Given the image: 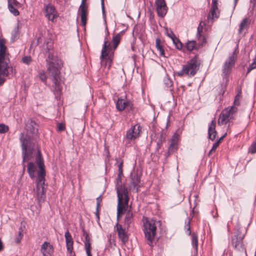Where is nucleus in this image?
<instances>
[{"instance_id": "f257e3e1", "label": "nucleus", "mask_w": 256, "mask_h": 256, "mask_svg": "<svg viewBox=\"0 0 256 256\" xmlns=\"http://www.w3.org/2000/svg\"><path fill=\"white\" fill-rule=\"evenodd\" d=\"M36 125V123L34 120H29L26 124L28 134L24 135L21 133L20 140L22 144L23 172H24L26 170L24 162L31 160L34 158V154L36 153V162L39 170L36 180V189L38 202H44L46 196V170L42 154L36 142L38 129L35 128Z\"/></svg>"}, {"instance_id": "f03ea898", "label": "nucleus", "mask_w": 256, "mask_h": 256, "mask_svg": "<svg viewBox=\"0 0 256 256\" xmlns=\"http://www.w3.org/2000/svg\"><path fill=\"white\" fill-rule=\"evenodd\" d=\"M114 166L118 168V176L116 178V190L118 202L117 206V219L122 215L126 210L129 198L126 186L122 182V178L124 177L123 174L124 160L122 158H116Z\"/></svg>"}, {"instance_id": "7ed1b4c3", "label": "nucleus", "mask_w": 256, "mask_h": 256, "mask_svg": "<svg viewBox=\"0 0 256 256\" xmlns=\"http://www.w3.org/2000/svg\"><path fill=\"white\" fill-rule=\"evenodd\" d=\"M6 40L0 38V86L5 82V77L8 76V62L10 61L6 53L7 48L6 46Z\"/></svg>"}, {"instance_id": "20e7f679", "label": "nucleus", "mask_w": 256, "mask_h": 256, "mask_svg": "<svg viewBox=\"0 0 256 256\" xmlns=\"http://www.w3.org/2000/svg\"><path fill=\"white\" fill-rule=\"evenodd\" d=\"M161 225V222L156 219L146 218L143 223V231L146 238L148 240V244L152 246L153 240L156 235L157 228Z\"/></svg>"}, {"instance_id": "39448f33", "label": "nucleus", "mask_w": 256, "mask_h": 256, "mask_svg": "<svg viewBox=\"0 0 256 256\" xmlns=\"http://www.w3.org/2000/svg\"><path fill=\"white\" fill-rule=\"evenodd\" d=\"M200 60L196 56L190 60L186 64L182 65L180 70L176 72L178 76H188L189 77L194 76L200 68Z\"/></svg>"}, {"instance_id": "423d86ee", "label": "nucleus", "mask_w": 256, "mask_h": 256, "mask_svg": "<svg viewBox=\"0 0 256 256\" xmlns=\"http://www.w3.org/2000/svg\"><path fill=\"white\" fill-rule=\"evenodd\" d=\"M112 50V46L108 40H105L103 45L101 56V64L102 66H108L110 69L112 64V53H110Z\"/></svg>"}, {"instance_id": "0eeeda50", "label": "nucleus", "mask_w": 256, "mask_h": 256, "mask_svg": "<svg viewBox=\"0 0 256 256\" xmlns=\"http://www.w3.org/2000/svg\"><path fill=\"white\" fill-rule=\"evenodd\" d=\"M236 61V56L234 52L224 62L222 66V76L223 80L226 81L228 80V76L232 72V68L234 66Z\"/></svg>"}, {"instance_id": "6e6552de", "label": "nucleus", "mask_w": 256, "mask_h": 256, "mask_svg": "<svg viewBox=\"0 0 256 256\" xmlns=\"http://www.w3.org/2000/svg\"><path fill=\"white\" fill-rule=\"evenodd\" d=\"M236 110V108L232 106L230 109L227 108L222 110L218 120V124L222 126L230 122Z\"/></svg>"}, {"instance_id": "1a4fd4ad", "label": "nucleus", "mask_w": 256, "mask_h": 256, "mask_svg": "<svg viewBox=\"0 0 256 256\" xmlns=\"http://www.w3.org/2000/svg\"><path fill=\"white\" fill-rule=\"evenodd\" d=\"M78 11L80 16L82 26L85 27L88 15V6L86 4V0H82Z\"/></svg>"}, {"instance_id": "9d476101", "label": "nucleus", "mask_w": 256, "mask_h": 256, "mask_svg": "<svg viewBox=\"0 0 256 256\" xmlns=\"http://www.w3.org/2000/svg\"><path fill=\"white\" fill-rule=\"evenodd\" d=\"M140 126L138 124H136L128 129L126 132V138L128 140H134L140 134Z\"/></svg>"}, {"instance_id": "9b49d317", "label": "nucleus", "mask_w": 256, "mask_h": 256, "mask_svg": "<svg viewBox=\"0 0 256 256\" xmlns=\"http://www.w3.org/2000/svg\"><path fill=\"white\" fill-rule=\"evenodd\" d=\"M48 70L52 77V80L54 78L58 79V75L60 73V71L58 68L56 66L54 62H48Z\"/></svg>"}, {"instance_id": "f8f14e48", "label": "nucleus", "mask_w": 256, "mask_h": 256, "mask_svg": "<svg viewBox=\"0 0 256 256\" xmlns=\"http://www.w3.org/2000/svg\"><path fill=\"white\" fill-rule=\"evenodd\" d=\"M201 24L202 22H200L198 27L196 38L198 40L199 46H203L206 42V38L205 36H202L204 28Z\"/></svg>"}, {"instance_id": "ddd939ff", "label": "nucleus", "mask_w": 256, "mask_h": 256, "mask_svg": "<svg viewBox=\"0 0 256 256\" xmlns=\"http://www.w3.org/2000/svg\"><path fill=\"white\" fill-rule=\"evenodd\" d=\"M40 250L44 256H52L54 252V248L50 242H45L42 245Z\"/></svg>"}, {"instance_id": "4468645a", "label": "nucleus", "mask_w": 256, "mask_h": 256, "mask_svg": "<svg viewBox=\"0 0 256 256\" xmlns=\"http://www.w3.org/2000/svg\"><path fill=\"white\" fill-rule=\"evenodd\" d=\"M44 8L46 17L49 20H52L56 16L54 7L50 4H44Z\"/></svg>"}, {"instance_id": "2eb2a0df", "label": "nucleus", "mask_w": 256, "mask_h": 256, "mask_svg": "<svg viewBox=\"0 0 256 256\" xmlns=\"http://www.w3.org/2000/svg\"><path fill=\"white\" fill-rule=\"evenodd\" d=\"M82 232L83 233V236L84 237V246L86 248V253L88 256H92L90 252L91 246H90V238L89 234L86 232V230L82 228Z\"/></svg>"}, {"instance_id": "dca6fc26", "label": "nucleus", "mask_w": 256, "mask_h": 256, "mask_svg": "<svg viewBox=\"0 0 256 256\" xmlns=\"http://www.w3.org/2000/svg\"><path fill=\"white\" fill-rule=\"evenodd\" d=\"M216 122L212 120L208 124V138L214 141L217 135V132L216 130Z\"/></svg>"}, {"instance_id": "f3484780", "label": "nucleus", "mask_w": 256, "mask_h": 256, "mask_svg": "<svg viewBox=\"0 0 256 256\" xmlns=\"http://www.w3.org/2000/svg\"><path fill=\"white\" fill-rule=\"evenodd\" d=\"M116 226L119 238L123 243L125 244L128 240V236L125 232V229L118 222L116 223Z\"/></svg>"}, {"instance_id": "a211bd4d", "label": "nucleus", "mask_w": 256, "mask_h": 256, "mask_svg": "<svg viewBox=\"0 0 256 256\" xmlns=\"http://www.w3.org/2000/svg\"><path fill=\"white\" fill-rule=\"evenodd\" d=\"M218 10V2L216 0H212V6L211 7L210 14L208 16V19L213 20L214 18H218L219 16L220 12H218V14L216 11Z\"/></svg>"}, {"instance_id": "6ab92c4d", "label": "nucleus", "mask_w": 256, "mask_h": 256, "mask_svg": "<svg viewBox=\"0 0 256 256\" xmlns=\"http://www.w3.org/2000/svg\"><path fill=\"white\" fill-rule=\"evenodd\" d=\"M64 236L66 238V242L68 252H69L70 254H72L73 250L72 246L74 242L72 238V236L68 230H67V231L65 233Z\"/></svg>"}, {"instance_id": "aec40b11", "label": "nucleus", "mask_w": 256, "mask_h": 256, "mask_svg": "<svg viewBox=\"0 0 256 256\" xmlns=\"http://www.w3.org/2000/svg\"><path fill=\"white\" fill-rule=\"evenodd\" d=\"M124 98H118L116 102V108L119 111L123 110L125 108L130 104V102L126 100Z\"/></svg>"}, {"instance_id": "412c9836", "label": "nucleus", "mask_w": 256, "mask_h": 256, "mask_svg": "<svg viewBox=\"0 0 256 256\" xmlns=\"http://www.w3.org/2000/svg\"><path fill=\"white\" fill-rule=\"evenodd\" d=\"M125 33V31L122 30L113 36V52L116 50L119 45L121 40L122 37Z\"/></svg>"}, {"instance_id": "4be33fe9", "label": "nucleus", "mask_w": 256, "mask_h": 256, "mask_svg": "<svg viewBox=\"0 0 256 256\" xmlns=\"http://www.w3.org/2000/svg\"><path fill=\"white\" fill-rule=\"evenodd\" d=\"M54 85V94L57 99L59 98L62 94V86L58 79H54L52 80Z\"/></svg>"}, {"instance_id": "5701e85b", "label": "nucleus", "mask_w": 256, "mask_h": 256, "mask_svg": "<svg viewBox=\"0 0 256 256\" xmlns=\"http://www.w3.org/2000/svg\"><path fill=\"white\" fill-rule=\"evenodd\" d=\"M177 136L174 134L172 137V142L168 148V154H172L174 150H177Z\"/></svg>"}, {"instance_id": "b1692460", "label": "nucleus", "mask_w": 256, "mask_h": 256, "mask_svg": "<svg viewBox=\"0 0 256 256\" xmlns=\"http://www.w3.org/2000/svg\"><path fill=\"white\" fill-rule=\"evenodd\" d=\"M168 10V8L166 5L156 6V12L160 17H164L166 15Z\"/></svg>"}, {"instance_id": "393cba45", "label": "nucleus", "mask_w": 256, "mask_h": 256, "mask_svg": "<svg viewBox=\"0 0 256 256\" xmlns=\"http://www.w3.org/2000/svg\"><path fill=\"white\" fill-rule=\"evenodd\" d=\"M36 170V166L34 162H30L28 164L27 172L29 174L30 177L32 179L35 178L34 172Z\"/></svg>"}, {"instance_id": "a878e982", "label": "nucleus", "mask_w": 256, "mask_h": 256, "mask_svg": "<svg viewBox=\"0 0 256 256\" xmlns=\"http://www.w3.org/2000/svg\"><path fill=\"white\" fill-rule=\"evenodd\" d=\"M243 236L238 235L235 236L234 238L232 239V244L234 247L236 248L242 244Z\"/></svg>"}, {"instance_id": "bb28decb", "label": "nucleus", "mask_w": 256, "mask_h": 256, "mask_svg": "<svg viewBox=\"0 0 256 256\" xmlns=\"http://www.w3.org/2000/svg\"><path fill=\"white\" fill-rule=\"evenodd\" d=\"M156 46L157 48V50L159 51L160 55V56H163L164 57H166L164 55V49L160 44V38H156Z\"/></svg>"}, {"instance_id": "cd10ccee", "label": "nucleus", "mask_w": 256, "mask_h": 256, "mask_svg": "<svg viewBox=\"0 0 256 256\" xmlns=\"http://www.w3.org/2000/svg\"><path fill=\"white\" fill-rule=\"evenodd\" d=\"M190 220L191 218L189 217H187L185 220L184 230L188 236H190L192 234L190 231Z\"/></svg>"}, {"instance_id": "c85d7f7f", "label": "nucleus", "mask_w": 256, "mask_h": 256, "mask_svg": "<svg viewBox=\"0 0 256 256\" xmlns=\"http://www.w3.org/2000/svg\"><path fill=\"white\" fill-rule=\"evenodd\" d=\"M249 23V20L248 18H244L242 21L240 22V24L238 28V32L242 33L245 26H247Z\"/></svg>"}, {"instance_id": "c756f323", "label": "nucleus", "mask_w": 256, "mask_h": 256, "mask_svg": "<svg viewBox=\"0 0 256 256\" xmlns=\"http://www.w3.org/2000/svg\"><path fill=\"white\" fill-rule=\"evenodd\" d=\"M140 182V176L138 174H134L132 176V184L135 188L137 186Z\"/></svg>"}, {"instance_id": "7c9ffc66", "label": "nucleus", "mask_w": 256, "mask_h": 256, "mask_svg": "<svg viewBox=\"0 0 256 256\" xmlns=\"http://www.w3.org/2000/svg\"><path fill=\"white\" fill-rule=\"evenodd\" d=\"M196 44V42L194 40H188L186 44V47L188 50L191 52L195 48Z\"/></svg>"}, {"instance_id": "2f4dec72", "label": "nucleus", "mask_w": 256, "mask_h": 256, "mask_svg": "<svg viewBox=\"0 0 256 256\" xmlns=\"http://www.w3.org/2000/svg\"><path fill=\"white\" fill-rule=\"evenodd\" d=\"M173 44H174L176 48L178 50H182V44L180 41V39L176 37L174 38L172 40Z\"/></svg>"}, {"instance_id": "473e14b6", "label": "nucleus", "mask_w": 256, "mask_h": 256, "mask_svg": "<svg viewBox=\"0 0 256 256\" xmlns=\"http://www.w3.org/2000/svg\"><path fill=\"white\" fill-rule=\"evenodd\" d=\"M165 138L162 134H160L156 142V152H158L162 146V142Z\"/></svg>"}, {"instance_id": "72a5a7b5", "label": "nucleus", "mask_w": 256, "mask_h": 256, "mask_svg": "<svg viewBox=\"0 0 256 256\" xmlns=\"http://www.w3.org/2000/svg\"><path fill=\"white\" fill-rule=\"evenodd\" d=\"M16 6H12V4L9 1L8 8L9 10L11 13H12L14 16H18L20 14L18 10L15 8Z\"/></svg>"}, {"instance_id": "f704fd0d", "label": "nucleus", "mask_w": 256, "mask_h": 256, "mask_svg": "<svg viewBox=\"0 0 256 256\" xmlns=\"http://www.w3.org/2000/svg\"><path fill=\"white\" fill-rule=\"evenodd\" d=\"M192 244L193 247L197 250L198 246V236L194 233H193L192 236Z\"/></svg>"}, {"instance_id": "c9c22d12", "label": "nucleus", "mask_w": 256, "mask_h": 256, "mask_svg": "<svg viewBox=\"0 0 256 256\" xmlns=\"http://www.w3.org/2000/svg\"><path fill=\"white\" fill-rule=\"evenodd\" d=\"M164 83L167 88H170L172 86V81L168 76L164 78Z\"/></svg>"}, {"instance_id": "e433bc0d", "label": "nucleus", "mask_w": 256, "mask_h": 256, "mask_svg": "<svg viewBox=\"0 0 256 256\" xmlns=\"http://www.w3.org/2000/svg\"><path fill=\"white\" fill-rule=\"evenodd\" d=\"M111 236L112 234H110L108 236V240L107 243L106 244L105 250H110V249L112 248V242H111Z\"/></svg>"}, {"instance_id": "4c0bfd02", "label": "nucleus", "mask_w": 256, "mask_h": 256, "mask_svg": "<svg viewBox=\"0 0 256 256\" xmlns=\"http://www.w3.org/2000/svg\"><path fill=\"white\" fill-rule=\"evenodd\" d=\"M248 152L254 154L256 152V142H253L248 148Z\"/></svg>"}, {"instance_id": "58836bf2", "label": "nucleus", "mask_w": 256, "mask_h": 256, "mask_svg": "<svg viewBox=\"0 0 256 256\" xmlns=\"http://www.w3.org/2000/svg\"><path fill=\"white\" fill-rule=\"evenodd\" d=\"M132 218H133L132 214L130 212H128L126 214V218H125V222L126 224H129L131 222Z\"/></svg>"}, {"instance_id": "ea45409f", "label": "nucleus", "mask_w": 256, "mask_h": 256, "mask_svg": "<svg viewBox=\"0 0 256 256\" xmlns=\"http://www.w3.org/2000/svg\"><path fill=\"white\" fill-rule=\"evenodd\" d=\"M219 145H220V141H216V142H215L213 144L212 148L208 152V155L210 156L213 152H215L216 149L219 146Z\"/></svg>"}, {"instance_id": "a19ab883", "label": "nucleus", "mask_w": 256, "mask_h": 256, "mask_svg": "<svg viewBox=\"0 0 256 256\" xmlns=\"http://www.w3.org/2000/svg\"><path fill=\"white\" fill-rule=\"evenodd\" d=\"M8 130V127L4 124H0V133L4 134Z\"/></svg>"}, {"instance_id": "79ce46f5", "label": "nucleus", "mask_w": 256, "mask_h": 256, "mask_svg": "<svg viewBox=\"0 0 256 256\" xmlns=\"http://www.w3.org/2000/svg\"><path fill=\"white\" fill-rule=\"evenodd\" d=\"M18 26H16L14 30L12 32V38L13 40L18 38Z\"/></svg>"}, {"instance_id": "37998d69", "label": "nucleus", "mask_w": 256, "mask_h": 256, "mask_svg": "<svg viewBox=\"0 0 256 256\" xmlns=\"http://www.w3.org/2000/svg\"><path fill=\"white\" fill-rule=\"evenodd\" d=\"M32 61V59L30 56H24L22 58V62L24 64H29Z\"/></svg>"}, {"instance_id": "c03bdc74", "label": "nucleus", "mask_w": 256, "mask_h": 256, "mask_svg": "<svg viewBox=\"0 0 256 256\" xmlns=\"http://www.w3.org/2000/svg\"><path fill=\"white\" fill-rule=\"evenodd\" d=\"M65 126L62 123H58L57 124V130L59 132L64 131L65 130Z\"/></svg>"}, {"instance_id": "a18cd8bd", "label": "nucleus", "mask_w": 256, "mask_h": 256, "mask_svg": "<svg viewBox=\"0 0 256 256\" xmlns=\"http://www.w3.org/2000/svg\"><path fill=\"white\" fill-rule=\"evenodd\" d=\"M38 77L40 79L42 82H46V74L44 72H40L39 74Z\"/></svg>"}, {"instance_id": "49530a36", "label": "nucleus", "mask_w": 256, "mask_h": 256, "mask_svg": "<svg viewBox=\"0 0 256 256\" xmlns=\"http://www.w3.org/2000/svg\"><path fill=\"white\" fill-rule=\"evenodd\" d=\"M20 230L18 232V237L16 238V240H15L17 244H18L20 242V240L22 237V228H20Z\"/></svg>"}, {"instance_id": "de8ad7c7", "label": "nucleus", "mask_w": 256, "mask_h": 256, "mask_svg": "<svg viewBox=\"0 0 256 256\" xmlns=\"http://www.w3.org/2000/svg\"><path fill=\"white\" fill-rule=\"evenodd\" d=\"M240 96L238 94H237L234 98V104L235 106H238L240 104L239 100L240 99Z\"/></svg>"}, {"instance_id": "09e8293b", "label": "nucleus", "mask_w": 256, "mask_h": 256, "mask_svg": "<svg viewBox=\"0 0 256 256\" xmlns=\"http://www.w3.org/2000/svg\"><path fill=\"white\" fill-rule=\"evenodd\" d=\"M156 6H165L166 5L165 0H156Z\"/></svg>"}, {"instance_id": "8fccbe9b", "label": "nucleus", "mask_w": 256, "mask_h": 256, "mask_svg": "<svg viewBox=\"0 0 256 256\" xmlns=\"http://www.w3.org/2000/svg\"><path fill=\"white\" fill-rule=\"evenodd\" d=\"M50 42H47V46H46V49L48 50V58L49 60H52L53 59V57H54V56L53 54L51 53V52H50V48H48V44H49Z\"/></svg>"}, {"instance_id": "3c124183", "label": "nucleus", "mask_w": 256, "mask_h": 256, "mask_svg": "<svg viewBox=\"0 0 256 256\" xmlns=\"http://www.w3.org/2000/svg\"><path fill=\"white\" fill-rule=\"evenodd\" d=\"M102 196H100L98 198H96V209H98L100 207V202H102Z\"/></svg>"}, {"instance_id": "603ef678", "label": "nucleus", "mask_w": 256, "mask_h": 256, "mask_svg": "<svg viewBox=\"0 0 256 256\" xmlns=\"http://www.w3.org/2000/svg\"><path fill=\"white\" fill-rule=\"evenodd\" d=\"M166 35L170 38L172 40L174 39V38H176V36L172 30H170V32H168L166 33Z\"/></svg>"}, {"instance_id": "864d4df0", "label": "nucleus", "mask_w": 256, "mask_h": 256, "mask_svg": "<svg viewBox=\"0 0 256 256\" xmlns=\"http://www.w3.org/2000/svg\"><path fill=\"white\" fill-rule=\"evenodd\" d=\"M8 0V4H9V0ZM10 2L12 4V6H17L18 5H20V4L16 0H10Z\"/></svg>"}, {"instance_id": "5fc2aeb1", "label": "nucleus", "mask_w": 256, "mask_h": 256, "mask_svg": "<svg viewBox=\"0 0 256 256\" xmlns=\"http://www.w3.org/2000/svg\"><path fill=\"white\" fill-rule=\"evenodd\" d=\"M101 5H102V14H103V16H105V10H104V0H101Z\"/></svg>"}, {"instance_id": "6e6d98bb", "label": "nucleus", "mask_w": 256, "mask_h": 256, "mask_svg": "<svg viewBox=\"0 0 256 256\" xmlns=\"http://www.w3.org/2000/svg\"><path fill=\"white\" fill-rule=\"evenodd\" d=\"M252 68H256V58H254V62L250 65Z\"/></svg>"}, {"instance_id": "4d7b16f0", "label": "nucleus", "mask_w": 256, "mask_h": 256, "mask_svg": "<svg viewBox=\"0 0 256 256\" xmlns=\"http://www.w3.org/2000/svg\"><path fill=\"white\" fill-rule=\"evenodd\" d=\"M95 214H96V215L98 220H100V214H99L98 209L97 210L96 208V212Z\"/></svg>"}, {"instance_id": "13d9d810", "label": "nucleus", "mask_w": 256, "mask_h": 256, "mask_svg": "<svg viewBox=\"0 0 256 256\" xmlns=\"http://www.w3.org/2000/svg\"><path fill=\"white\" fill-rule=\"evenodd\" d=\"M4 250V245L2 240L0 239V252Z\"/></svg>"}, {"instance_id": "bf43d9fd", "label": "nucleus", "mask_w": 256, "mask_h": 256, "mask_svg": "<svg viewBox=\"0 0 256 256\" xmlns=\"http://www.w3.org/2000/svg\"><path fill=\"white\" fill-rule=\"evenodd\" d=\"M40 40H41V37L40 36L38 37L36 40V46H38L41 42H40Z\"/></svg>"}, {"instance_id": "052dcab7", "label": "nucleus", "mask_w": 256, "mask_h": 256, "mask_svg": "<svg viewBox=\"0 0 256 256\" xmlns=\"http://www.w3.org/2000/svg\"><path fill=\"white\" fill-rule=\"evenodd\" d=\"M226 133H225L223 136H222L217 141H220V142L221 140H222L226 136Z\"/></svg>"}, {"instance_id": "680f3d73", "label": "nucleus", "mask_w": 256, "mask_h": 256, "mask_svg": "<svg viewBox=\"0 0 256 256\" xmlns=\"http://www.w3.org/2000/svg\"><path fill=\"white\" fill-rule=\"evenodd\" d=\"M254 68H252L250 66L247 68V74L249 73Z\"/></svg>"}, {"instance_id": "e2e57ef3", "label": "nucleus", "mask_w": 256, "mask_h": 256, "mask_svg": "<svg viewBox=\"0 0 256 256\" xmlns=\"http://www.w3.org/2000/svg\"><path fill=\"white\" fill-rule=\"evenodd\" d=\"M172 154H168V150L167 152H166V154H165V156H166V158H167V157L169 156L170 155H171Z\"/></svg>"}, {"instance_id": "0e129e2a", "label": "nucleus", "mask_w": 256, "mask_h": 256, "mask_svg": "<svg viewBox=\"0 0 256 256\" xmlns=\"http://www.w3.org/2000/svg\"><path fill=\"white\" fill-rule=\"evenodd\" d=\"M36 41L34 40V41L32 42V46H36Z\"/></svg>"}, {"instance_id": "69168bd1", "label": "nucleus", "mask_w": 256, "mask_h": 256, "mask_svg": "<svg viewBox=\"0 0 256 256\" xmlns=\"http://www.w3.org/2000/svg\"><path fill=\"white\" fill-rule=\"evenodd\" d=\"M250 2L253 3L254 4H256V0H250Z\"/></svg>"}, {"instance_id": "338daca9", "label": "nucleus", "mask_w": 256, "mask_h": 256, "mask_svg": "<svg viewBox=\"0 0 256 256\" xmlns=\"http://www.w3.org/2000/svg\"><path fill=\"white\" fill-rule=\"evenodd\" d=\"M238 0H234V8H235L236 4L237 3Z\"/></svg>"}, {"instance_id": "774afa93", "label": "nucleus", "mask_w": 256, "mask_h": 256, "mask_svg": "<svg viewBox=\"0 0 256 256\" xmlns=\"http://www.w3.org/2000/svg\"><path fill=\"white\" fill-rule=\"evenodd\" d=\"M11 71H12V74L14 72V70L12 68Z\"/></svg>"}]
</instances>
